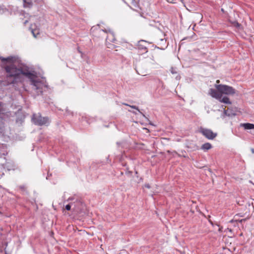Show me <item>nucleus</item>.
Segmentation results:
<instances>
[{"label":"nucleus","instance_id":"f257e3e1","mask_svg":"<svg viewBox=\"0 0 254 254\" xmlns=\"http://www.w3.org/2000/svg\"><path fill=\"white\" fill-rule=\"evenodd\" d=\"M4 68L8 84L21 81L23 75L28 77H30L32 75V74L30 72L24 71L22 67H17L14 64L6 65Z\"/></svg>","mask_w":254,"mask_h":254},{"label":"nucleus","instance_id":"f03ea898","mask_svg":"<svg viewBox=\"0 0 254 254\" xmlns=\"http://www.w3.org/2000/svg\"><path fill=\"white\" fill-rule=\"evenodd\" d=\"M215 87L216 90L211 88L209 90V94L213 98L218 100L220 102L231 104L230 99L224 96L222 97L223 94L227 95H233L236 93V90L231 86L226 85L215 84Z\"/></svg>","mask_w":254,"mask_h":254},{"label":"nucleus","instance_id":"7ed1b4c3","mask_svg":"<svg viewBox=\"0 0 254 254\" xmlns=\"http://www.w3.org/2000/svg\"><path fill=\"white\" fill-rule=\"evenodd\" d=\"M33 122L37 125L42 126L49 123V119L47 117H42L40 115L34 114L32 118Z\"/></svg>","mask_w":254,"mask_h":254},{"label":"nucleus","instance_id":"20e7f679","mask_svg":"<svg viewBox=\"0 0 254 254\" xmlns=\"http://www.w3.org/2000/svg\"><path fill=\"white\" fill-rule=\"evenodd\" d=\"M199 132L206 138L211 140L215 138L217 135V133L213 132L212 130L203 127L200 128Z\"/></svg>","mask_w":254,"mask_h":254},{"label":"nucleus","instance_id":"39448f33","mask_svg":"<svg viewBox=\"0 0 254 254\" xmlns=\"http://www.w3.org/2000/svg\"><path fill=\"white\" fill-rule=\"evenodd\" d=\"M116 41V38L115 37V35L113 32L109 31L108 33L106 44L108 48H114L115 47V46L112 44L111 43H115Z\"/></svg>","mask_w":254,"mask_h":254},{"label":"nucleus","instance_id":"423d86ee","mask_svg":"<svg viewBox=\"0 0 254 254\" xmlns=\"http://www.w3.org/2000/svg\"><path fill=\"white\" fill-rule=\"evenodd\" d=\"M0 168L11 171L14 170L16 169V166L11 160H9L6 161L4 163L0 164Z\"/></svg>","mask_w":254,"mask_h":254},{"label":"nucleus","instance_id":"0eeeda50","mask_svg":"<svg viewBox=\"0 0 254 254\" xmlns=\"http://www.w3.org/2000/svg\"><path fill=\"white\" fill-rule=\"evenodd\" d=\"M236 108H228L227 110L224 109V114L227 116L232 117L236 115Z\"/></svg>","mask_w":254,"mask_h":254},{"label":"nucleus","instance_id":"6e6552de","mask_svg":"<svg viewBox=\"0 0 254 254\" xmlns=\"http://www.w3.org/2000/svg\"><path fill=\"white\" fill-rule=\"evenodd\" d=\"M33 26L35 27H36V25L35 24L34 25H31L30 28L31 29V33H32L33 36L35 38H36L37 37V35L40 33V30L39 28H33Z\"/></svg>","mask_w":254,"mask_h":254},{"label":"nucleus","instance_id":"1a4fd4ad","mask_svg":"<svg viewBox=\"0 0 254 254\" xmlns=\"http://www.w3.org/2000/svg\"><path fill=\"white\" fill-rule=\"evenodd\" d=\"M245 129H251L254 128V125L250 123H245L241 125Z\"/></svg>","mask_w":254,"mask_h":254},{"label":"nucleus","instance_id":"9d476101","mask_svg":"<svg viewBox=\"0 0 254 254\" xmlns=\"http://www.w3.org/2000/svg\"><path fill=\"white\" fill-rule=\"evenodd\" d=\"M144 43H145L144 41H140L138 43V46L139 49H141L143 50L144 52L146 53L147 52V48L145 47H144L143 44Z\"/></svg>","mask_w":254,"mask_h":254},{"label":"nucleus","instance_id":"9b49d317","mask_svg":"<svg viewBox=\"0 0 254 254\" xmlns=\"http://www.w3.org/2000/svg\"><path fill=\"white\" fill-rule=\"evenodd\" d=\"M211 144L209 143H205L202 145L201 148L203 150H208L211 148Z\"/></svg>","mask_w":254,"mask_h":254},{"label":"nucleus","instance_id":"f8f14e48","mask_svg":"<svg viewBox=\"0 0 254 254\" xmlns=\"http://www.w3.org/2000/svg\"><path fill=\"white\" fill-rule=\"evenodd\" d=\"M23 2L24 7H30L32 5V2L31 1L27 2L26 0H23Z\"/></svg>","mask_w":254,"mask_h":254},{"label":"nucleus","instance_id":"ddd939ff","mask_svg":"<svg viewBox=\"0 0 254 254\" xmlns=\"http://www.w3.org/2000/svg\"><path fill=\"white\" fill-rule=\"evenodd\" d=\"M18 188L22 191H26L27 188L25 185H20L18 186Z\"/></svg>","mask_w":254,"mask_h":254},{"label":"nucleus","instance_id":"4468645a","mask_svg":"<svg viewBox=\"0 0 254 254\" xmlns=\"http://www.w3.org/2000/svg\"><path fill=\"white\" fill-rule=\"evenodd\" d=\"M130 3L134 7L138 6V1L136 0H131Z\"/></svg>","mask_w":254,"mask_h":254},{"label":"nucleus","instance_id":"2eb2a0df","mask_svg":"<svg viewBox=\"0 0 254 254\" xmlns=\"http://www.w3.org/2000/svg\"><path fill=\"white\" fill-rule=\"evenodd\" d=\"M168 2L172 3H177L179 1L183 2V0H167Z\"/></svg>","mask_w":254,"mask_h":254},{"label":"nucleus","instance_id":"dca6fc26","mask_svg":"<svg viewBox=\"0 0 254 254\" xmlns=\"http://www.w3.org/2000/svg\"><path fill=\"white\" fill-rule=\"evenodd\" d=\"M70 208H71V206L70 204H67L65 206V209L67 210H70Z\"/></svg>","mask_w":254,"mask_h":254},{"label":"nucleus","instance_id":"f3484780","mask_svg":"<svg viewBox=\"0 0 254 254\" xmlns=\"http://www.w3.org/2000/svg\"><path fill=\"white\" fill-rule=\"evenodd\" d=\"M195 166L196 167L199 168H201L203 167L202 165L199 164L197 162H196Z\"/></svg>","mask_w":254,"mask_h":254},{"label":"nucleus","instance_id":"a211bd4d","mask_svg":"<svg viewBox=\"0 0 254 254\" xmlns=\"http://www.w3.org/2000/svg\"><path fill=\"white\" fill-rule=\"evenodd\" d=\"M234 26L237 27H240L241 26V24H240L238 22H235L234 23Z\"/></svg>","mask_w":254,"mask_h":254},{"label":"nucleus","instance_id":"6ab92c4d","mask_svg":"<svg viewBox=\"0 0 254 254\" xmlns=\"http://www.w3.org/2000/svg\"><path fill=\"white\" fill-rule=\"evenodd\" d=\"M33 84L35 86L37 87L38 86V82L36 81L33 80Z\"/></svg>","mask_w":254,"mask_h":254},{"label":"nucleus","instance_id":"aec40b11","mask_svg":"<svg viewBox=\"0 0 254 254\" xmlns=\"http://www.w3.org/2000/svg\"><path fill=\"white\" fill-rule=\"evenodd\" d=\"M144 186H145V187H146V188H147L148 189H150V185L148 184H145L144 185Z\"/></svg>","mask_w":254,"mask_h":254},{"label":"nucleus","instance_id":"412c9836","mask_svg":"<svg viewBox=\"0 0 254 254\" xmlns=\"http://www.w3.org/2000/svg\"><path fill=\"white\" fill-rule=\"evenodd\" d=\"M130 107H131L133 109H136V110H138V108L136 107L135 106H130Z\"/></svg>","mask_w":254,"mask_h":254},{"label":"nucleus","instance_id":"4be33fe9","mask_svg":"<svg viewBox=\"0 0 254 254\" xmlns=\"http://www.w3.org/2000/svg\"><path fill=\"white\" fill-rule=\"evenodd\" d=\"M216 83H217V84L219 83V82H220V80H216Z\"/></svg>","mask_w":254,"mask_h":254},{"label":"nucleus","instance_id":"5701e85b","mask_svg":"<svg viewBox=\"0 0 254 254\" xmlns=\"http://www.w3.org/2000/svg\"><path fill=\"white\" fill-rule=\"evenodd\" d=\"M8 60V58L7 59H3V61H7Z\"/></svg>","mask_w":254,"mask_h":254},{"label":"nucleus","instance_id":"b1692460","mask_svg":"<svg viewBox=\"0 0 254 254\" xmlns=\"http://www.w3.org/2000/svg\"><path fill=\"white\" fill-rule=\"evenodd\" d=\"M2 82H3L2 80H0V85H1Z\"/></svg>","mask_w":254,"mask_h":254},{"label":"nucleus","instance_id":"393cba45","mask_svg":"<svg viewBox=\"0 0 254 254\" xmlns=\"http://www.w3.org/2000/svg\"><path fill=\"white\" fill-rule=\"evenodd\" d=\"M28 22L27 20H26L24 22V24L25 25Z\"/></svg>","mask_w":254,"mask_h":254},{"label":"nucleus","instance_id":"a878e982","mask_svg":"<svg viewBox=\"0 0 254 254\" xmlns=\"http://www.w3.org/2000/svg\"><path fill=\"white\" fill-rule=\"evenodd\" d=\"M252 150V152H253V153H254V149H252V150Z\"/></svg>","mask_w":254,"mask_h":254},{"label":"nucleus","instance_id":"bb28decb","mask_svg":"<svg viewBox=\"0 0 254 254\" xmlns=\"http://www.w3.org/2000/svg\"><path fill=\"white\" fill-rule=\"evenodd\" d=\"M219 231H221V229H220V228H219Z\"/></svg>","mask_w":254,"mask_h":254},{"label":"nucleus","instance_id":"cd10ccee","mask_svg":"<svg viewBox=\"0 0 254 254\" xmlns=\"http://www.w3.org/2000/svg\"><path fill=\"white\" fill-rule=\"evenodd\" d=\"M1 103H0V106L1 105Z\"/></svg>","mask_w":254,"mask_h":254}]
</instances>
